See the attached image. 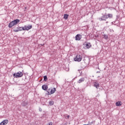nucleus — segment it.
I'll use <instances>...</instances> for the list:
<instances>
[{"mask_svg": "<svg viewBox=\"0 0 125 125\" xmlns=\"http://www.w3.org/2000/svg\"><path fill=\"white\" fill-rule=\"evenodd\" d=\"M20 22V20L16 19L15 20L9 23L8 27L9 28H12V27L15 26V25H17Z\"/></svg>", "mask_w": 125, "mask_h": 125, "instance_id": "1", "label": "nucleus"}, {"mask_svg": "<svg viewBox=\"0 0 125 125\" xmlns=\"http://www.w3.org/2000/svg\"><path fill=\"white\" fill-rule=\"evenodd\" d=\"M14 78H21L23 77V73L21 72V71H19L17 73H15L13 75Z\"/></svg>", "mask_w": 125, "mask_h": 125, "instance_id": "2", "label": "nucleus"}, {"mask_svg": "<svg viewBox=\"0 0 125 125\" xmlns=\"http://www.w3.org/2000/svg\"><path fill=\"white\" fill-rule=\"evenodd\" d=\"M82 59H83V57L79 54H77L75 57V58H74V61H76L77 62H81Z\"/></svg>", "mask_w": 125, "mask_h": 125, "instance_id": "3", "label": "nucleus"}, {"mask_svg": "<svg viewBox=\"0 0 125 125\" xmlns=\"http://www.w3.org/2000/svg\"><path fill=\"white\" fill-rule=\"evenodd\" d=\"M107 19H108L107 14H104L101 18H99L100 21H106Z\"/></svg>", "mask_w": 125, "mask_h": 125, "instance_id": "4", "label": "nucleus"}, {"mask_svg": "<svg viewBox=\"0 0 125 125\" xmlns=\"http://www.w3.org/2000/svg\"><path fill=\"white\" fill-rule=\"evenodd\" d=\"M81 39H82V35H81L80 34H77L75 36L76 41H81Z\"/></svg>", "mask_w": 125, "mask_h": 125, "instance_id": "5", "label": "nucleus"}, {"mask_svg": "<svg viewBox=\"0 0 125 125\" xmlns=\"http://www.w3.org/2000/svg\"><path fill=\"white\" fill-rule=\"evenodd\" d=\"M25 27L26 31H29V30H31L32 28H33V26L32 25H28V26L24 25Z\"/></svg>", "mask_w": 125, "mask_h": 125, "instance_id": "6", "label": "nucleus"}, {"mask_svg": "<svg viewBox=\"0 0 125 125\" xmlns=\"http://www.w3.org/2000/svg\"><path fill=\"white\" fill-rule=\"evenodd\" d=\"M94 87H96L97 89H98V88H99V87H100V85L98 82H95L94 84Z\"/></svg>", "mask_w": 125, "mask_h": 125, "instance_id": "7", "label": "nucleus"}, {"mask_svg": "<svg viewBox=\"0 0 125 125\" xmlns=\"http://www.w3.org/2000/svg\"><path fill=\"white\" fill-rule=\"evenodd\" d=\"M47 88H48V86H47V85L46 84L42 85V89H43V90H47Z\"/></svg>", "mask_w": 125, "mask_h": 125, "instance_id": "8", "label": "nucleus"}, {"mask_svg": "<svg viewBox=\"0 0 125 125\" xmlns=\"http://www.w3.org/2000/svg\"><path fill=\"white\" fill-rule=\"evenodd\" d=\"M21 31V27L18 26L17 28V29L14 30L13 31L15 32L16 33H17L18 32H19Z\"/></svg>", "mask_w": 125, "mask_h": 125, "instance_id": "9", "label": "nucleus"}, {"mask_svg": "<svg viewBox=\"0 0 125 125\" xmlns=\"http://www.w3.org/2000/svg\"><path fill=\"white\" fill-rule=\"evenodd\" d=\"M55 91H56V88L54 87L53 89H51L50 93V94H53V93H55Z\"/></svg>", "mask_w": 125, "mask_h": 125, "instance_id": "10", "label": "nucleus"}, {"mask_svg": "<svg viewBox=\"0 0 125 125\" xmlns=\"http://www.w3.org/2000/svg\"><path fill=\"white\" fill-rule=\"evenodd\" d=\"M2 125H6L8 124V121L7 120H3L2 122Z\"/></svg>", "mask_w": 125, "mask_h": 125, "instance_id": "11", "label": "nucleus"}, {"mask_svg": "<svg viewBox=\"0 0 125 125\" xmlns=\"http://www.w3.org/2000/svg\"><path fill=\"white\" fill-rule=\"evenodd\" d=\"M116 105L118 106H122V102L119 101L116 103Z\"/></svg>", "mask_w": 125, "mask_h": 125, "instance_id": "12", "label": "nucleus"}, {"mask_svg": "<svg viewBox=\"0 0 125 125\" xmlns=\"http://www.w3.org/2000/svg\"><path fill=\"white\" fill-rule=\"evenodd\" d=\"M83 82H84V78H82L79 80L78 83H83Z\"/></svg>", "mask_w": 125, "mask_h": 125, "instance_id": "13", "label": "nucleus"}, {"mask_svg": "<svg viewBox=\"0 0 125 125\" xmlns=\"http://www.w3.org/2000/svg\"><path fill=\"white\" fill-rule=\"evenodd\" d=\"M86 48H90L91 47V44L90 43H87L86 44Z\"/></svg>", "mask_w": 125, "mask_h": 125, "instance_id": "14", "label": "nucleus"}, {"mask_svg": "<svg viewBox=\"0 0 125 125\" xmlns=\"http://www.w3.org/2000/svg\"><path fill=\"white\" fill-rule=\"evenodd\" d=\"M103 37H104V40H108V39H109V37H108V35H107L106 34H104V35H103Z\"/></svg>", "mask_w": 125, "mask_h": 125, "instance_id": "15", "label": "nucleus"}, {"mask_svg": "<svg viewBox=\"0 0 125 125\" xmlns=\"http://www.w3.org/2000/svg\"><path fill=\"white\" fill-rule=\"evenodd\" d=\"M107 16L108 18L111 19V18H113V14H108L106 15Z\"/></svg>", "mask_w": 125, "mask_h": 125, "instance_id": "16", "label": "nucleus"}, {"mask_svg": "<svg viewBox=\"0 0 125 125\" xmlns=\"http://www.w3.org/2000/svg\"><path fill=\"white\" fill-rule=\"evenodd\" d=\"M28 103L25 102H22L21 105L22 106H23V107H25V106H27Z\"/></svg>", "mask_w": 125, "mask_h": 125, "instance_id": "17", "label": "nucleus"}, {"mask_svg": "<svg viewBox=\"0 0 125 125\" xmlns=\"http://www.w3.org/2000/svg\"><path fill=\"white\" fill-rule=\"evenodd\" d=\"M49 104L50 106H52L54 104V102L53 101H50L49 102Z\"/></svg>", "mask_w": 125, "mask_h": 125, "instance_id": "18", "label": "nucleus"}, {"mask_svg": "<svg viewBox=\"0 0 125 125\" xmlns=\"http://www.w3.org/2000/svg\"><path fill=\"white\" fill-rule=\"evenodd\" d=\"M68 17H69V15H68V14H64V15L63 18H64V19H68Z\"/></svg>", "mask_w": 125, "mask_h": 125, "instance_id": "19", "label": "nucleus"}, {"mask_svg": "<svg viewBox=\"0 0 125 125\" xmlns=\"http://www.w3.org/2000/svg\"><path fill=\"white\" fill-rule=\"evenodd\" d=\"M83 61H84V62H83V64H82V65H81V67L82 68H83V67H85V59H83Z\"/></svg>", "mask_w": 125, "mask_h": 125, "instance_id": "20", "label": "nucleus"}, {"mask_svg": "<svg viewBox=\"0 0 125 125\" xmlns=\"http://www.w3.org/2000/svg\"><path fill=\"white\" fill-rule=\"evenodd\" d=\"M21 31H26V27H25V26L24 27H21Z\"/></svg>", "mask_w": 125, "mask_h": 125, "instance_id": "21", "label": "nucleus"}, {"mask_svg": "<svg viewBox=\"0 0 125 125\" xmlns=\"http://www.w3.org/2000/svg\"><path fill=\"white\" fill-rule=\"evenodd\" d=\"M43 81H44V82H46V81H47V76H44L43 77Z\"/></svg>", "mask_w": 125, "mask_h": 125, "instance_id": "22", "label": "nucleus"}, {"mask_svg": "<svg viewBox=\"0 0 125 125\" xmlns=\"http://www.w3.org/2000/svg\"><path fill=\"white\" fill-rule=\"evenodd\" d=\"M47 93L46 94V95H50V94H50V93H49V92H48V91H47Z\"/></svg>", "mask_w": 125, "mask_h": 125, "instance_id": "23", "label": "nucleus"}, {"mask_svg": "<svg viewBox=\"0 0 125 125\" xmlns=\"http://www.w3.org/2000/svg\"><path fill=\"white\" fill-rule=\"evenodd\" d=\"M53 125L52 122H50V123H49L48 124H47V125Z\"/></svg>", "mask_w": 125, "mask_h": 125, "instance_id": "24", "label": "nucleus"}, {"mask_svg": "<svg viewBox=\"0 0 125 125\" xmlns=\"http://www.w3.org/2000/svg\"><path fill=\"white\" fill-rule=\"evenodd\" d=\"M78 71H79V73H80V75H82V71L80 70H78Z\"/></svg>", "mask_w": 125, "mask_h": 125, "instance_id": "25", "label": "nucleus"}, {"mask_svg": "<svg viewBox=\"0 0 125 125\" xmlns=\"http://www.w3.org/2000/svg\"><path fill=\"white\" fill-rule=\"evenodd\" d=\"M39 111H40V112H42V108H39Z\"/></svg>", "mask_w": 125, "mask_h": 125, "instance_id": "26", "label": "nucleus"}, {"mask_svg": "<svg viewBox=\"0 0 125 125\" xmlns=\"http://www.w3.org/2000/svg\"><path fill=\"white\" fill-rule=\"evenodd\" d=\"M69 118H70V116L67 115V116L66 117V119H69Z\"/></svg>", "mask_w": 125, "mask_h": 125, "instance_id": "27", "label": "nucleus"}, {"mask_svg": "<svg viewBox=\"0 0 125 125\" xmlns=\"http://www.w3.org/2000/svg\"><path fill=\"white\" fill-rule=\"evenodd\" d=\"M100 73V71H97V74H99Z\"/></svg>", "mask_w": 125, "mask_h": 125, "instance_id": "28", "label": "nucleus"}, {"mask_svg": "<svg viewBox=\"0 0 125 125\" xmlns=\"http://www.w3.org/2000/svg\"><path fill=\"white\" fill-rule=\"evenodd\" d=\"M91 125H92V124H93V122H92L90 123Z\"/></svg>", "mask_w": 125, "mask_h": 125, "instance_id": "29", "label": "nucleus"}, {"mask_svg": "<svg viewBox=\"0 0 125 125\" xmlns=\"http://www.w3.org/2000/svg\"><path fill=\"white\" fill-rule=\"evenodd\" d=\"M87 125H91V124L90 123H89V124H87Z\"/></svg>", "mask_w": 125, "mask_h": 125, "instance_id": "30", "label": "nucleus"}, {"mask_svg": "<svg viewBox=\"0 0 125 125\" xmlns=\"http://www.w3.org/2000/svg\"><path fill=\"white\" fill-rule=\"evenodd\" d=\"M87 125L84 124V125Z\"/></svg>", "mask_w": 125, "mask_h": 125, "instance_id": "31", "label": "nucleus"}]
</instances>
